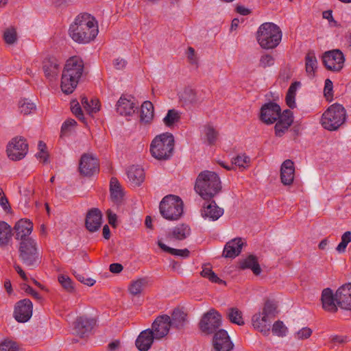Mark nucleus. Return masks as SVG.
<instances>
[{
  "instance_id": "41",
  "label": "nucleus",
  "mask_w": 351,
  "mask_h": 351,
  "mask_svg": "<svg viewBox=\"0 0 351 351\" xmlns=\"http://www.w3.org/2000/svg\"><path fill=\"white\" fill-rule=\"evenodd\" d=\"M201 276L208 278L210 282L217 284H226V282L220 279L210 267H203L201 271Z\"/></svg>"
},
{
  "instance_id": "7",
  "label": "nucleus",
  "mask_w": 351,
  "mask_h": 351,
  "mask_svg": "<svg viewBox=\"0 0 351 351\" xmlns=\"http://www.w3.org/2000/svg\"><path fill=\"white\" fill-rule=\"evenodd\" d=\"M346 119V111L343 106L334 104L323 113L321 123L324 128L330 131L337 130Z\"/></svg>"
},
{
  "instance_id": "18",
  "label": "nucleus",
  "mask_w": 351,
  "mask_h": 351,
  "mask_svg": "<svg viewBox=\"0 0 351 351\" xmlns=\"http://www.w3.org/2000/svg\"><path fill=\"white\" fill-rule=\"evenodd\" d=\"M101 220L102 215L101 211L97 208H92L86 215V227L90 232H95L100 228Z\"/></svg>"
},
{
  "instance_id": "11",
  "label": "nucleus",
  "mask_w": 351,
  "mask_h": 351,
  "mask_svg": "<svg viewBox=\"0 0 351 351\" xmlns=\"http://www.w3.org/2000/svg\"><path fill=\"white\" fill-rule=\"evenodd\" d=\"M221 324V315L216 310L212 308L204 314L199 326L202 332L210 335L216 332Z\"/></svg>"
},
{
  "instance_id": "49",
  "label": "nucleus",
  "mask_w": 351,
  "mask_h": 351,
  "mask_svg": "<svg viewBox=\"0 0 351 351\" xmlns=\"http://www.w3.org/2000/svg\"><path fill=\"white\" fill-rule=\"evenodd\" d=\"M33 304L29 299H23V323L27 322L32 315Z\"/></svg>"
},
{
  "instance_id": "5",
  "label": "nucleus",
  "mask_w": 351,
  "mask_h": 351,
  "mask_svg": "<svg viewBox=\"0 0 351 351\" xmlns=\"http://www.w3.org/2000/svg\"><path fill=\"white\" fill-rule=\"evenodd\" d=\"M174 149L173 136L169 132L156 136L150 145L152 156L158 160H167L173 154Z\"/></svg>"
},
{
  "instance_id": "24",
  "label": "nucleus",
  "mask_w": 351,
  "mask_h": 351,
  "mask_svg": "<svg viewBox=\"0 0 351 351\" xmlns=\"http://www.w3.org/2000/svg\"><path fill=\"white\" fill-rule=\"evenodd\" d=\"M295 168L293 162L286 160L283 162L280 169L281 182L285 185H290L294 179Z\"/></svg>"
},
{
  "instance_id": "6",
  "label": "nucleus",
  "mask_w": 351,
  "mask_h": 351,
  "mask_svg": "<svg viewBox=\"0 0 351 351\" xmlns=\"http://www.w3.org/2000/svg\"><path fill=\"white\" fill-rule=\"evenodd\" d=\"M282 39V32L280 27L272 23L262 24L257 32V40L263 49L276 47Z\"/></svg>"
},
{
  "instance_id": "53",
  "label": "nucleus",
  "mask_w": 351,
  "mask_h": 351,
  "mask_svg": "<svg viewBox=\"0 0 351 351\" xmlns=\"http://www.w3.org/2000/svg\"><path fill=\"white\" fill-rule=\"evenodd\" d=\"M276 309V306L274 303L271 301H267L261 313L271 319L274 316Z\"/></svg>"
},
{
  "instance_id": "39",
  "label": "nucleus",
  "mask_w": 351,
  "mask_h": 351,
  "mask_svg": "<svg viewBox=\"0 0 351 351\" xmlns=\"http://www.w3.org/2000/svg\"><path fill=\"white\" fill-rule=\"evenodd\" d=\"M180 119V113L175 109H171L168 110L166 116L163 118V123L166 126L171 127Z\"/></svg>"
},
{
  "instance_id": "8",
  "label": "nucleus",
  "mask_w": 351,
  "mask_h": 351,
  "mask_svg": "<svg viewBox=\"0 0 351 351\" xmlns=\"http://www.w3.org/2000/svg\"><path fill=\"white\" fill-rule=\"evenodd\" d=\"M159 209L160 213L165 219L176 221L183 214V202L178 196L169 195L162 199Z\"/></svg>"
},
{
  "instance_id": "54",
  "label": "nucleus",
  "mask_w": 351,
  "mask_h": 351,
  "mask_svg": "<svg viewBox=\"0 0 351 351\" xmlns=\"http://www.w3.org/2000/svg\"><path fill=\"white\" fill-rule=\"evenodd\" d=\"M324 94L327 100H331L333 97V84L330 79L325 80Z\"/></svg>"
},
{
  "instance_id": "4",
  "label": "nucleus",
  "mask_w": 351,
  "mask_h": 351,
  "mask_svg": "<svg viewBox=\"0 0 351 351\" xmlns=\"http://www.w3.org/2000/svg\"><path fill=\"white\" fill-rule=\"evenodd\" d=\"M221 189L218 175L210 171L201 172L195 182V191L205 200H210Z\"/></svg>"
},
{
  "instance_id": "56",
  "label": "nucleus",
  "mask_w": 351,
  "mask_h": 351,
  "mask_svg": "<svg viewBox=\"0 0 351 351\" xmlns=\"http://www.w3.org/2000/svg\"><path fill=\"white\" fill-rule=\"evenodd\" d=\"M21 223H22V219L19 220L16 223V224L14 227V230L16 232L15 238L17 240H20V242L19 244V252L20 256H22V234H21V232L20 231V229L22 227L21 225Z\"/></svg>"
},
{
  "instance_id": "20",
  "label": "nucleus",
  "mask_w": 351,
  "mask_h": 351,
  "mask_svg": "<svg viewBox=\"0 0 351 351\" xmlns=\"http://www.w3.org/2000/svg\"><path fill=\"white\" fill-rule=\"evenodd\" d=\"M253 327L263 333L267 335L270 330L271 319L259 312L254 314L252 318Z\"/></svg>"
},
{
  "instance_id": "55",
  "label": "nucleus",
  "mask_w": 351,
  "mask_h": 351,
  "mask_svg": "<svg viewBox=\"0 0 351 351\" xmlns=\"http://www.w3.org/2000/svg\"><path fill=\"white\" fill-rule=\"evenodd\" d=\"M274 64V58L270 54H264L261 56L259 60V66L266 68L271 66Z\"/></svg>"
},
{
  "instance_id": "32",
  "label": "nucleus",
  "mask_w": 351,
  "mask_h": 351,
  "mask_svg": "<svg viewBox=\"0 0 351 351\" xmlns=\"http://www.w3.org/2000/svg\"><path fill=\"white\" fill-rule=\"evenodd\" d=\"M186 314L180 309H175L171 317V327L181 329L186 322Z\"/></svg>"
},
{
  "instance_id": "35",
  "label": "nucleus",
  "mask_w": 351,
  "mask_h": 351,
  "mask_svg": "<svg viewBox=\"0 0 351 351\" xmlns=\"http://www.w3.org/2000/svg\"><path fill=\"white\" fill-rule=\"evenodd\" d=\"M300 85L301 84L300 82H295L292 83L288 88L285 99L287 105L291 109H293L296 107V92Z\"/></svg>"
},
{
  "instance_id": "50",
  "label": "nucleus",
  "mask_w": 351,
  "mask_h": 351,
  "mask_svg": "<svg viewBox=\"0 0 351 351\" xmlns=\"http://www.w3.org/2000/svg\"><path fill=\"white\" fill-rule=\"evenodd\" d=\"M58 281L62 287L68 292H73L74 291L73 282L69 276L60 275L58 276Z\"/></svg>"
},
{
  "instance_id": "57",
  "label": "nucleus",
  "mask_w": 351,
  "mask_h": 351,
  "mask_svg": "<svg viewBox=\"0 0 351 351\" xmlns=\"http://www.w3.org/2000/svg\"><path fill=\"white\" fill-rule=\"evenodd\" d=\"M0 206L5 212L10 213L11 211V206L2 188H0Z\"/></svg>"
},
{
  "instance_id": "51",
  "label": "nucleus",
  "mask_w": 351,
  "mask_h": 351,
  "mask_svg": "<svg viewBox=\"0 0 351 351\" xmlns=\"http://www.w3.org/2000/svg\"><path fill=\"white\" fill-rule=\"evenodd\" d=\"M250 162V158L245 155H239L232 159V165L245 169Z\"/></svg>"
},
{
  "instance_id": "2",
  "label": "nucleus",
  "mask_w": 351,
  "mask_h": 351,
  "mask_svg": "<svg viewBox=\"0 0 351 351\" xmlns=\"http://www.w3.org/2000/svg\"><path fill=\"white\" fill-rule=\"evenodd\" d=\"M69 31L71 38L79 43L90 42L95 38L99 32L97 21L87 13L77 16L70 25Z\"/></svg>"
},
{
  "instance_id": "43",
  "label": "nucleus",
  "mask_w": 351,
  "mask_h": 351,
  "mask_svg": "<svg viewBox=\"0 0 351 351\" xmlns=\"http://www.w3.org/2000/svg\"><path fill=\"white\" fill-rule=\"evenodd\" d=\"M0 351H19V345L13 339L7 338L0 342Z\"/></svg>"
},
{
  "instance_id": "47",
  "label": "nucleus",
  "mask_w": 351,
  "mask_h": 351,
  "mask_svg": "<svg viewBox=\"0 0 351 351\" xmlns=\"http://www.w3.org/2000/svg\"><path fill=\"white\" fill-rule=\"evenodd\" d=\"M287 331V328L282 321L278 320L273 325L272 332L274 335L278 337H285Z\"/></svg>"
},
{
  "instance_id": "28",
  "label": "nucleus",
  "mask_w": 351,
  "mask_h": 351,
  "mask_svg": "<svg viewBox=\"0 0 351 351\" xmlns=\"http://www.w3.org/2000/svg\"><path fill=\"white\" fill-rule=\"evenodd\" d=\"M137 108L135 103L131 99L121 97L117 103V111L121 115L130 116Z\"/></svg>"
},
{
  "instance_id": "3",
  "label": "nucleus",
  "mask_w": 351,
  "mask_h": 351,
  "mask_svg": "<svg viewBox=\"0 0 351 351\" xmlns=\"http://www.w3.org/2000/svg\"><path fill=\"white\" fill-rule=\"evenodd\" d=\"M84 69L83 60L78 56L69 58L62 70L60 87L66 95L72 93L81 80Z\"/></svg>"
},
{
  "instance_id": "36",
  "label": "nucleus",
  "mask_w": 351,
  "mask_h": 351,
  "mask_svg": "<svg viewBox=\"0 0 351 351\" xmlns=\"http://www.w3.org/2000/svg\"><path fill=\"white\" fill-rule=\"evenodd\" d=\"M154 117V106L149 101H145L141 105V121L145 123L149 122Z\"/></svg>"
},
{
  "instance_id": "44",
  "label": "nucleus",
  "mask_w": 351,
  "mask_h": 351,
  "mask_svg": "<svg viewBox=\"0 0 351 351\" xmlns=\"http://www.w3.org/2000/svg\"><path fill=\"white\" fill-rule=\"evenodd\" d=\"M145 283L146 280L144 278H140L136 281L132 282L129 287L130 293L134 295L140 294L143 291Z\"/></svg>"
},
{
  "instance_id": "21",
  "label": "nucleus",
  "mask_w": 351,
  "mask_h": 351,
  "mask_svg": "<svg viewBox=\"0 0 351 351\" xmlns=\"http://www.w3.org/2000/svg\"><path fill=\"white\" fill-rule=\"evenodd\" d=\"M60 62L54 57L47 58L43 62V71L50 80L55 79L60 71Z\"/></svg>"
},
{
  "instance_id": "38",
  "label": "nucleus",
  "mask_w": 351,
  "mask_h": 351,
  "mask_svg": "<svg viewBox=\"0 0 351 351\" xmlns=\"http://www.w3.org/2000/svg\"><path fill=\"white\" fill-rule=\"evenodd\" d=\"M227 317L230 322L239 326L244 325L242 312L236 307L230 308L227 311Z\"/></svg>"
},
{
  "instance_id": "25",
  "label": "nucleus",
  "mask_w": 351,
  "mask_h": 351,
  "mask_svg": "<svg viewBox=\"0 0 351 351\" xmlns=\"http://www.w3.org/2000/svg\"><path fill=\"white\" fill-rule=\"evenodd\" d=\"M22 138L14 137L9 143L7 147L8 157L12 160H19L22 158Z\"/></svg>"
},
{
  "instance_id": "63",
  "label": "nucleus",
  "mask_w": 351,
  "mask_h": 351,
  "mask_svg": "<svg viewBox=\"0 0 351 351\" xmlns=\"http://www.w3.org/2000/svg\"><path fill=\"white\" fill-rule=\"evenodd\" d=\"M312 334V330L311 328L308 327L302 328L300 330H299L296 335L297 338L299 339H304L308 338Z\"/></svg>"
},
{
  "instance_id": "23",
  "label": "nucleus",
  "mask_w": 351,
  "mask_h": 351,
  "mask_svg": "<svg viewBox=\"0 0 351 351\" xmlns=\"http://www.w3.org/2000/svg\"><path fill=\"white\" fill-rule=\"evenodd\" d=\"M239 268L243 270L250 269L256 276L261 274L262 269L256 256L250 254L239 261Z\"/></svg>"
},
{
  "instance_id": "40",
  "label": "nucleus",
  "mask_w": 351,
  "mask_h": 351,
  "mask_svg": "<svg viewBox=\"0 0 351 351\" xmlns=\"http://www.w3.org/2000/svg\"><path fill=\"white\" fill-rule=\"evenodd\" d=\"M88 98L85 96H82L81 97V103L85 110L88 114H93L98 112L99 110V101L97 99H91L90 103L93 104V106H90V104L89 103Z\"/></svg>"
},
{
  "instance_id": "9",
  "label": "nucleus",
  "mask_w": 351,
  "mask_h": 351,
  "mask_svg": "<svg viewBox=\"0 0 351 351\" xmlns=\"http://www.w3.org/2000/svg\"><path fill=\"white\" fill-rule=\"evenodd\" d=\"M41 262L38 243L32 237H25L23 232V265L36 267Z\"/></svg>"
},
{
  "instance_id": "58",
  "label": "nucleus",
  "mask_w": 351,
  "mask_h": 351,
  "mask_svg": "<svg viewBox=\"0 0 351 351\" xmlns=\"http://www.w3.org/2000/svg\"><path fill=\"white\" fill-rule=\"evenodd\" d=\"M36 104L27 99H23V114H29L36 111Z\"/></svg>"
},
{
  "instance_id": "27",
  "label": "nucleus",
  "mask_w": 351,
  "mask_h": 351,
  "mask_svg": "<svg viewBox=\"0 0 351 351\" xmlns=\"http://www.w3.org/2000/svg\"><path fill=\"white\" fill-rule=\"evenodd\" d=\"M127 176L130 183L134 186H140L145 179L144 170L139 166L130 167L127 170Z\"/></svg>"
},
{
  "instance_id": "30",
  "label": "nucleus",
  "mask_w": 351,
  "mask_h": 351,
  "mask_svg": "<svg viewBox=\"0 0 351 351\" xmlns=\"http://www.w3.org/2000/svg\"><path fill=\"white\" fill-rule=\"evenodd\" d=\"M181 101L185 106L195 105L202 101L197 93L191 88H186L181 95Z\"/></svg>"
},
{
  "instance_id": "37",
  "label": "nucleus",
  "mask_w": 351,
  "mask_h": 351,
  "mask_svg": "<svg viewBox=\"0 0 351 351\" xmlns=\"http://www.w3.org/2000/svg\"><path fill=\"white\" fill-rule=\"evenodd\" d=\"M158 245L159 247L164 252L169 253L173 256H181L183 258H186L189 256L190 252L187 249L178 250L170 247L166 245L161 240L158 241Z\"/></svg>"
},
{
  "instance_id": "31",
  "label": "nucleus",
  "mask_w": 351,
  "mask_h": 351,
  "mask_svg": "<svg viewBox=\"0 0 351 351\" xmlns=\"http://www.w3.org/2000/svg\"><path fill=\"white\" fill-rule=\"evenodd\" d=\"M12 228L3 221H0V247L8 245L12 239Z\"/></svg>"
},
{
  "instance_id": "46",
  "label": "nucleus",
  "mask_w": 351,
  "mask_h": 351,
  "mask_svg": "<svg viewBox=\"0 0 351 351\" xmlns=\"http://www.w3.org/2000/svg\"><path fill=\"white\" fill-rule=\"evenodd\" d=\"M351 242V232L347 231L341 236V241L336 247V250L339 253H343L346 251V247L349 243Z\"/></svg>"
},
{
  "instance_id": "19",
  "label": "nucleus",
  "mask_w": 351,
  "mask_h": 351,
  "mask_svg": "<svg viewBox=\"0 0 351 351\" xmlns=\"http://www.w3.org/2000/svg\"><path fill=\"white\" fill-rule=\"evenodd\" d=\"M201 214L204 218L216 221L223 214V209L219 207L215 201H212L204 204Z\"/></svg>"
},
{
  "instance_id": "14",
  "label": "nucleus",
  "mask_w": 351,
  "mask_h": 351,
  "mask_svg": "<svg viewBox=\"0 0 351 351\" xmlns=\"http://www.w3.org/2000/svg\"><path fill=\"white\" fill-rule=\"evenodd\" d=\"M80 172L85 176H90L99 171V162L92 155L83 154L80 161Z\"/></svg>"
},
{
  "instance_id": "61",
  "label": "nucleus",
  "mask_w": 351,
  "mask_h": 351,
  "mask_svg": "<svg viewBox=\"0 0 351 351\" xmlns=\"http://www.w3.org/2000/svg\"><path fill=\"white\" fill-rule=\"evenodd\" d=\"M33 230V223L27 219H23V231L25 233V237H29V234Z\"/></svg>"
},
{
  "instance_id": "15",
  "label": "nucleus",
  "mask_w": 351,
  "mask_h": 351,
  "mask_svg": "<svg viewBox=\"0 0 351 351\" xmlns=\"http://www.w3.org/2000/svg\"><path fill=\"white\" fill-rule=\"evenodd\" d=\"M335 300L340 308L351 309V283L345 284L337 290Z\"/></svg>"
},
{
  "instance_id": "16",
  "label": "nucleus",
  "mask_w": 351,
  "mask_h": 351,
  "mask_svg": "<svg viewBox=\"0 0 351 351\" xmlns=\"http://www.w3.org/2000/svg\"><path fill=\"white\" fill-rule=\"evenodd\" d=\"M95 324V321L93 319L80 317L75 322L74 333L81 338L85 337L90 334Z\"/></svg>"
},
{
  "instance_id": "26",
  "label": "nucleus",
  "mask_w": 351,
  "mask_h": 351,
  "mask_svg": "<svg viewBox=\"0 0 351 351\" xmlns=\"http://www.w3.org/2000/svg\"><path fill=\"white\" fill-rule=\"evenodd\" d=\"M322 306L325 311L335 313L337 311L335 295H333L332 291L326 288L322 291Z\"/></svg>"
},
{
  "instance_id": "64",
  "label": "nucleus",
  "mask_w": 351,
  "mask_h": 351,
  "mask_svg": "<svg viewBox=\"0 0 351 351\" xmlns=\"http://www.w3.org/2000/svg\"><path fill=\"white\" fill-rule=\"evenodd\" d=\"M76 121L74 119H69L64 122L61 128V132L65 133L70 130L71 127L76 125Z\"/></svg>"
},
{
  "instance_id": "52",
  "label": "nucleus",
  "mask_w": 351,
  "mask_h": 351,
  "mask_svg": "<svg viewBox=\"0 0 351 351\" xmlns=\"http://www.w3.org/2000/svg\"><path fill=\"white\" fill-rule=\"evenodd\" d=\"M28 282V278L26 276L25 272L23 271V291H25L27 295H31L36 300H40V296L39 293L36 291L33 288H32L29 285L27 284Z\"/></svg>"
},
{
  "instance_id": "1",
  "label": "nucleus",
  "mask_w": 351,
  "mask_h": 351,
  "mask_svg": "<svg viewBox=\"0 0 351 351\" xmlns=\"http://www.w3.org/2000/svg\"><path fill=\"white\" fill-rule=\"evenodd\" d=\"M260 119L267 125L277 121L274 128L275 134L280 137L293 123V115L290 110H285L281 113L279 105L274 102H269L261 107Z\"/></svg>"
},
{
  "instance_id": "10",
  "label": "nucleus",
  "mask_w": 351,
  "mask_h": 351,
  "mask_svg": "<svg viewBox=\"0 0 351 351\" xmlns=\"http://www.w3.org/2000/svg\"><path fill=\"white\" fill-rule=\"evenodd\" d=\"M345 56L339 49L326 51L322 56L323 64L327 70L340 72L344 66Z\"/></svg>"
},
{
  "instance_id": "29",
  "label": "nucleus",
  "mask_w": 351,
  "mask_h": 351,
  "mask_svg": "<svg viewBox=\"0 0 351 351\" xmlns=\"http://www.w3.org/2000/svg\"><path fill=\"white\" fill-rule=\"evenodd\" d=\"M110 197L115 204L121 202L123 197V192L121 186L115 178H112L110 183Z\"/></svg>"
},
{
  "instance_id": "13",
  "label": "nucleus",
  "mask_w": 351,
  "mask_h": 351,
  "mask_svg": "<svg viewBox=\"0 0 351 351\" xmlns=\"http://www.w3.org/2000/svg\"><path fill=\"white\" fill-rule=\"evenodd\" d=\"M213 345L215 351H231L234 347L227 331L223 329L215 333Z\"/></svg>"
},
{
  "instance_id": "45",
  "label": "nucleus",
  "mask_w": 351,
  "mask_h": 351,
  "mask_svg": "<svg viewBox=\"0 0 351 351\" xmlns=\"http://www.w3.org/2000/svg\"><path fill=\"white\" fill-rule=\"evenodd\" d=\"M204 132L205 134L208 143L209 145L214 144L217 140L218 135V133L215 130V129L210 125H206L204 126Z\"/></svg>"
},
{
  "instance_id": "22",
  "label": "nucleus",
  "mask_w": 351,
  "mask_h": 351,
  "mask_svg": "<svg viewBox=\"0 0 351 351\" xmlns=\"http://www.w3.org/2000/svg\"><path fill=\"white\" fill-rule=\"evenodd\" d=\"M243 243L241 238H235L228 241L223 249V256L226 258H235L241 252Z\"/></svg>"
},
{
  "instance_id": "59",
  "label": "nucleus",
  "mask_w": 351,
  "mask_h": 351,
  "mask_svg": "<svg viewBox=\"0 0 351 351\" xmlns=\"http://www.w3.org/2000/svg\"><path fill=\"white\" fill-rule=\"evenodd\" d=\"M71 111L80 120H84V114L82 108L77 101H73L71 102Z\"/></svg>"
},
{
  "instance_id": "33",
  "label": "nucleus",
  "mask_w": 351,
  "mask_h": 351,
  "mask_svg": "<svg viewBox=\"0 0 351 351\" xmlns=\"http://www.w3.org/2000/svg\"><path fill=\"white\" fill-rule=\"evenodd\" d=\"M306 72L309 77H314L317 68V60L313 51H308L305 56Z\"/></svg>"
},
{
  "instance_id": "12",
  "label": "nucleus",
  "mask_w": 351,
  "mask_h": 351,
  "mask_svg": "<svg viewBox=\"0 0 351 351\" xmlns=\"http://www.w3.org/2000/svg\"><path fill=\"white\" fill-rule=\"evenodd\" d=\"M170 328L171 317L167 315H162L156 317L150 329L154 332L155 339L158 341L168 335Z\"/></svg>"
},
{
  "instance_id": "48",
  "label": "nucleus",
  "mask_w": 351,
  "mask_h": 351,
  "mask_svg": "<svg viewBox=\"0 0 351 351\" xmlns=\"http://www.w3.org/2000/svg\"><path fill=\"white\" fill-rule=\"evenodd\" d=\"M46 144L43 141L38 143L39 152L36 154V157L43 161V163L47 164L49 162V154L46 151Z\"/></svg>"
},
{
  "instance_id": "60",
  "label": "nucleus",
  "mask_w": 351,
  "mask_h": 351,
  "mask_svg": "<svg viewBox=\"0 0 351 351\" xmlns=\"http://www.w3.org/2000/svg\"><path fill=\"white\" fill-rule=\"evenodd\" d=\"M14 317L18 322L22 323V300H19L16 302L14 311Z\"/></svg>"
},
{
  "instance_id": "62",
  "label": "nucleus",
  "mask_w": 351,
  "mask_h": 351,
  "mask_svg": "<svg viewBox=\"0 0 351 351\" xmlns=\"http://www.w3.org/2000/svg\"><path fill=\"white\" fill-rule=\"evenodd\" d=\"M330 339L335 345L343 344L347 343L348 341V337L343 335H332L330 336Z\"/></svg>"
},
{
  "instance_id": "34",
  "label": "nucleus",
  "mask_w": 351,
  "mask_h": 351,
  "mask_svg": "<svg viewBox=\"0 0 351 351\" xmlns=\"http://www.w3.org/2000/svg\"><path fill=\"white\" fill-rule=\"evenodd\" d=\"M190 234L191 228L189 226L185 224H180L172 230L171 233L169 234V237L182 241L187 238Z\"/></svg>"
},
{
  "instance_id": "42",
  "label": "nucleus",
  "mask_w": 351,
  "mask_h": 351,
  "mask_svg": "<svg viewBox=\"0 0 351 351\" xmlns=\"http://www.w3.org/2000/svg\"><path fill=\"white\" fill-rule=\"evenodd\" d=\"M3 40L8 45L14 44L18 39L16 30L13 27L7 28L3 32Z\"/></svg>"
},
{
  "instance_id": "17",
  "label": "nucleus",
  "mask_w": 351,
  "mask_h": 351,
  "mask_svg": "<svg viewBox=\"0 0 351 351\" xmlns=\"http://www.w3.org/2000/svg\"><path fill=\"white\" fill-rule=\"evenodd\" d=\"M154 332L150 328L143 330L138 335L135 341V345L140 351L149 350L155 339Z\"/></svg>"
}]
</instances>
